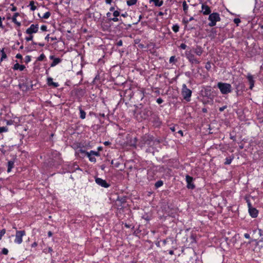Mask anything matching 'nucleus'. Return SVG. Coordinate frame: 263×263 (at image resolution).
<instances>
[{
  "mask_svg": "<svg viewBox=\"0 0 263 263\" xmlns=\"http://www.w3.org/2000/svg\"><path fill=\"white\" fill-rule=\"evenodd\" d=\"M152 115H153V111L149 107L143 108L140 111L135 110L134 114L135 118L138 121L148 120Z\"/></svg>",
  "mask_w": 263,
  "mask_h": 263,
  "instance_id": "f257e3e1",
  "label": "nucleus"
},
{
  "mask_svg": "<svg viewBox=\"0 0 263 263\" xmlns=\"http://www.w3.org/2000/svg\"><path fill=\"white\" fill-rule=\"evenodd\" d=\"M181 95L183 99L187 102L191 101V97L192 96V91L188 88L185 84H183L181 90Z\"/></svg>",
  "mask_w": 263,
  "mask_h": 263,
  "instance_id": "f03ea898",
  "label": "nucleus"
},
{
  "mask_svg": "<svg viewBox=\"0 0 263 263\" xmlns=\"http://www.w3.org/2000/svg\"><path fill=\"white\" fill-rule=\"evenodd\" d=\"M208 20L210 22L208 24L209 26L214 27L216 25V23L221 20L219 13L218 12H213L209 14Z\"/></svg>",
  "mask_w": 263,
  "mask_h": 263,
  "instance_id": "7ed1b4c3",
  "label": "nucleus"
},
{
  "mask_svg": "<svg viewBox=\"0 0 263 263\" xmlns=\"http://www.w3.org/2000/svg\"><path fill=\"white\" fill-rule=\"evenodd\" d=\"M217 87L223 95H227L232 92V86L229 83L218 82Z\"/></svg>",
  "mask_w": 263,
  "mask_h": 263,
  "instance_id": "20e7f679",
  "label": "nucleus"
},
{
  "mask_svg": "<svg viewBox=\"0 0 263 263\" xmlns=\"http://www.w3.org/2000/svg\"><path fill=\"white\" fill-rule=\"evenodd\" d=\"M18 86L20 89L24 92H27L33 89L32 81L28 79H26V81L23 83H20Z\"/></svg>",
  "mask_w": 263,
  "mask_h": 263,
  "instance_id": "39448f33",
  "label": "nucleus"
},
{
  "mask_svg": "<svg viewBox=\"0 0 263 263\" xmlns=\"http://www.w3.org/2000/svg\"><path fill=\"white\" fill-rule=\"evenodd\" d=\"M127 197L125 196H118L115 201V206L118 210H122L124 207L125 204L126 203Z\"/></svg>",
  "mask_w": 263,
  "mask_h": 263,
  "instance_id": "423d86ee",
  "label": "nucleus"
},
{
  "mask_svg": "<svg viewBox=\"0 0 263 263\" xmlns=\"http://www.w3.org/2000/svg\"><path fill=\"white\" fill-rule=\"evenodd\" d=\"M26 235L25 230H16L14 242L15 243L20 245L23 242V237Z\"/></svg>",
  "mask_w": 263,
  "mask_h": 263,
  "instance_id": "0eeeda50",
  "label": "nucleus"
},
{
  "mask_svg": "<svg viewBox=\"0 0 263 263\" xmlns=\"http://www.w3.org/2000/svg\"><path fill=\"white\" fill-rule=\"evenodd\" d=\"M185 55L186 59L192 64H199L200 61L196 58L195 56L192 53L191 50L186 51Z\"/></svg>",
  "mask_w": 263,
  "mask_h": 263,
  "instance_id": "6e6552de",
  "label": "nucleus"
},
{
  "mask_svg": "<svg viewBox=\"0 0 263 263\" xmlns=\"http://www.w3.org/2000/svg\"><path fill=\"white\" fill-rule=\"evenodd\" d=\"M248 206V210L250 215L252 218H256L257 217L258 214V211L255 208H253L251 205V202L248 200L247 201Z\"/></svg>",
  "mask_w": 263,
  "mask_h": 263,
  "instance_id": "1a4fd4ad",
  "label": "nucleus"
},
{
  "mask_svg": "<svg viewBox=\"0 0 263 263\" xmlns=\"http://www.w3.org/2000/svg\"><path fill=\"white\" fill-rule=\"evenodd\" d=\"M153 141V137L149 135H145L141 138V142L142 145H147L148 146H150Z\"/></svg>",
  "mask_w": 263,
  "mask_h": 263,
  "instance_id": "9d476101",
  "label": "nucleus"
},
{
  "mask_svg": "<svg viewBox=\"0 0 263 263\" xmlns=\"http://www.w3.org/2000/svg\"><path fill=\"white\" fill-rule=\"evenodd\" d=\"M185 181L187 183L186 187L188 189L193 190L195 188V185L193 183V177L189 175H186L185 176Z\"/></svg>",
  "mask_w": 263,
  "mask_h": 263,
  "instance_id": "9b49d317",
  "label": "nucleus"
},
{
  "mask_svg": "<svg viewBox=\"0 0 263 263\" xmlns=\"http://www.w3.org/2000/svg\"><path fill=\"white\" fill-rule=\"evenodd\" d=\"M39 31L38 24H31L26 30V33L31 35L37 33Z\"/></svg>",
  "mask_w": 263,
  "mask_h": 263,
  "instance_id": "f8f14e48",
  "label": "nucleus"
},
{
  "mask_svg": "<svg viewBox=\"0 0 263 263\" xmlns=\"http://www.w3.org/2000/svg\"><path fill=\"white\" fill-rule=\"evenodd\" d=\"M95 182L97 184L104 188H108L110 185V184L107 183L105 180L99 177H96L95 178Z\"/></svg>",
  "mask_w": 263,
  "mask_h": 263,
  "instance_id": "ddd939ff",
  "label": "nucleus"
},
{
  "mask_svg": "<svg viewBox=\"0 0 263 263\" xmlns=\"http://www.w3.org/2000/svg\"><path fill=\"white\" fill-rule=\"evenodd\" d=\"M212 12L211 7L206 5L205 3H203L201 5V10L200 12L202 13L203 15H208L210 14Z\"/></svg>",
  "mask_w": 263,
  "mask_h": 263,
  "instance_id": "4468645a",
  "label": "nucleus"
},
{
  "mask_svg": "<svg viewBox=\"0 0 263 263\" xmlns=\"http://www.w3.org/2000/svg\"><path fill=\"white\" fill-rule=\"evenodd\" d=\"M148 120L153 122L156 126L160 125L161 123L158 116L153 111V115L150 116Z\"/></svg>",
  "mask_w": 263,
  "mask_h": 263,
  "instance_id": "2eb2a0df",
  "label": "nucleus"
},
{
  "mask_svg": "<svg viewBox=\"0 0 263 263\" xmlns=\"http://www.w3.org/2000/svg\"><path fill=\"white\" fill-rule=\"evenodd\" d=\"M88 153V152H86L85 149L80 148L76 150L75 152V156L80 158H84L85 156H87V153Z\"/></svg>",
  "mask_w": 263,
  "mask_h": 263,
  "instance_id": "dca6fc26",
  "label": "nucleus"
},
{
  "mask_svg": "<svg viewBox=\"0 0 263 263\" xmlns=\"http://www.w3.org/2000/svg\"><path fill=\"white\" fill-rule=\"evenodd\" d=\"M49 59L52 60V63L50 64V67H53L60 63L62 60L59 58H56L54 55H52L49 57Z\"/></svg>",
  "mask_w": 263,
  "mask_h": 263,
  "instance_id": "f3484780",
  "label": "nucleus"
},
{
  "mask_svg": "<svg viewBox=\"0 0 263 263\" xmlns=\"http://www.w3.org/2000/svg\"><path fill=\"white\" fill-rule=\"evenodd\" d=\"M247 79H248V82L250 85L249 88L252 90L253 88L254 87L255 84V80L254 77L250 73H248L246 76Z\"/></svg>",
  "mask_w": 263,
  "mask_h": 263,
  "instance_id": "a211bd4d",
  "label": "nucleus"
},
{
  "mask_svg": "<svg viewBox=\"0 0 263 263\" xmlns=\"http://www.w3.org/2000/svg\"><path fill=\"white\" fill-rule=\"evenodd\" d=\"M120 15V12L118 10H115L113 12L114 17L109 18L108 20L109 21H113L114 22H117L119 21V19L118 18L119 16Z\"/></svg>",
  "mask_w": 263,
  "mask_h": 263,
  "instance_id": "6ab92c4d",
  "label": "nucleus"
},
{
  "mask_svg": "<svg viewBox=\"0 0 263 263\" xmlns=\"http://www.w3.org/2000/svg\"><path fill=\"white\" fill-rule=\"evenodd\" d=\"M193 50L194 53L198 56H200L203 52L202 48L199 45H197L195 48H193Z\"/></svg>",
  "mask_w": 263,
  "mask_h": 263,
  "instance_id": "aec40b11",
  "label": "nucleus"
},
{
  "mask_svg": "<svg viewBox=\"0 0 263 263\" xmlns=\"http://www.w3.org/2000/svg\"><path fill=\"white\" fill-rule=\"evenodd\" d=\"M12 68L14 70H19L22 71L25 69V66L24 65H20L18 63H16L14 65Z\"/></svg>",
  "mask_w": 263,
  "mask_h": 263,
  "instance_id": "412c9836",
  "label": "nucleus"
},
{
  "mask_svg": "<svg viewBox=\"0 0 263 263\" xmlns=\"http://www.w3.org/2000/svg\"><path fill=\"white\" fill-rule=\"evenodd\" d=\"M47 84L49 86H53L54 88L58 87L59 86L58 83L53 82L52 78H48L47 79Z\"/></svg>",
  "mask_w": 263,
  "mask_h": 263,
  "instance_id": "4be33fe9",
  "label": "nucleus"
},
{
  "mask_svg": "<svg viewBox=\"0 0 263 263\" xmlns=\"http://www.w3.org/2000/svg\"><path fill=\"white\" fill-rule=\"evenodd\" d=\"M149 3H154V5L156 7H160L163 4V0H149Z\"/></svg>",
  "mask_w": 263,
  "mask_h": 263,
  "instance_id": "5701e85b",
  "label": "nucleus"
},
{
  "mask_svg": "<svg viewBox=\"0 0 263 263\" xmlns=\"http://www.w3.org/2000/svg\"><path fill=\"white\" fill-rule=\"evenodd\" d=\"M234 159V156L233 155H231L230 156H229L228 157H227L225 159V162H224V164L225 165L230 164Z\"/></svg>",
  "mask_w": 263,
  "mask_h": 263,
  "instance_id": "b1692460",
  "label": "nucleus"
},
{
  "mask_svg": "<svg viewBox=\"0 0 263 263\" xmlns=\"http://www.w3.org/2000/svg\"><path fill=\"white\" fill-rule=\"evenodd\" d=\"M138 93L141 98V100H142L145 97V89L142 88L138 89Z\"/></svg>",
  "mask_w": 263,
  "mask_h": 263,
  "instance_id": "393cba45",
  "label": "nucleus"
},
{
  "mask_svg": "<svg viewBox=\"0 0 263 263\" xmlns=\"http://www.w3.org/2000/svg\"><path fill=\"white\" fill-rule=\"evenodd\" d=\"M87 157L88 158L89 160L91 162H96V159L94 155H93L92 154H90V151L87 153Z\"/></svg>",
  "mask_w": 263,
  "mask_h": 263,
  "instance_id": "a878e982",
  "label": "nucleus"
},
{
  "mask_svg": "<svg viewBox=\"0 0 263 263\" xmlns=\"http://www.w3.org/2000/svg\"><path fill=\"white\" fill-rule=\"evenodd\" d=\"M79 110L80 111V118L81 119H84L86 118V112L82 109L81 106L79 107Z\"/></svg>",
  "mask_w": 263,
  "mask_h": 263,
  "instance_id": "bb28decb",
  "label": "nucleus"
},
{
  "mask_svg": "<svg viewBox=\"0 0 263 263\" xmlns=\"http://www.w3.org/2000/svg\"><path fill=\"white\" fill-rule=\"evenodd\" d=\"M14 167V162L13 161L10 160L8 162V168L7 172H10L12 168Z\"/></svg>",
  "mask_w": 263,
  "mask_h": 263,
  "instance_id": "cd10ccee",
  "label": "nucleus"
},
{
  "mask_svg": "<svg viewBox=\"0 0 263 263\" xmlns=\"http://www.w3.org/2000/svg\"><path fill=\"white\" fill-rule=\"evenodd\" d=\"M34 2L33 1H31L29 2V6L30 7V10L31 11H34L36 9V7L34 5Z\"/></svg>",
  "mask_w": 263,
  "mask_h": 263,
  "instance_id": "c85d7f7f",
  "label": "nucleus"
},
{
  "mask_svg": "<svg viewBox=\"0 0 263 263\" xmlns=\"http://www.w3.org/2000/svg\"><path fill=\"white\" fill-rule=\"evenodd\" d=\"M163 184V181H162V180H158V181H157L155 184V186L156 187V188H159L160 187H161V186H162Z\"/></svg>",
  "mask_w": 263,
  "mask_h": 263,
  "instance_id": "c756f323",
  "label": "nucleus"
},
{
  "mask_svg": "<svg viewBox=\"0 0 263 263\" xmlns=\"http://www.w3.org/2000/svg\"><path fill=\"white\" fill-rule=\"evenodd\" d=\"M137 0H128L127 1V5L129 6H131L136 4Z\"/></svg>",
  "mask_w": 263,
  "mask_h": 263,
  "instance_id": "7c9ffc66",
  "label": "nucleus"
},
{
  "mask_svg": "<svg viewBox=\"0 0 263 263\" xmlns=\"http://www.w3.org/2000/svg\"><path fill=\"white\" fill-rule=\"evenodd\" d=\"M172 29L174 32L177 33L179 30V26L178 24H175L173 26Z\"/></svg>",
  "mask_w": 263,
  "mask_h": 263,
  "instance_id": "2f4dec72",
  "label": "nucleus"
},
{
  "mask_svg": "<svg viewBox=\"0 0 263 263\" xmlns=\"http://www.w3.org/2000/svg\"><path fill=\"white\" fill-rule=\"evenodd\" d=\"M51 15V13L49 11L46 12L42 16H40V17L44 19H48Z\"/></svg>",
  "mask_w": 263,
  "mask_h": 263,
  "instance_id": "473e14b6",
  "label": "nucleus"
},
{
  "mask_svg": "<svg viewBox=\"0 0 263 263\" xmlns=\"http://www.w3.org/2000/svg\"><path fill=\"white\" fill-rule=\"evenodd\" d=\"M182 6H183V10L185 12H186V11L188 10L189 6L187 5L185 1H184L182 3Z\"/></svg>",
  "mask_w": 263,
  "mask_h": 263,
  "instance_id": "72a5a7b5",
  "label": "nucleus"
},
{
  "mask_svg": "<svg viewBox=\"0 0 263 263\" xmlns=\"http://www.w3.org/2000/svg\"><path fill=\"white\" fill-rule=\"evenodd\" d=\"M53 252L52 248L51 247H48V248L44 249L43 252L45 253H51Z\"/></svg>",
  "mask_w": 263,
  "mask_h": 263,
  "instance_id": "f704fd0d",
  "label": "nucleus"
},
{
  "mask_svg": "<svg viewBox=\"0 0 263 263\" xmlns=\"http://www.w3.org/2000/svg\"><path fill=\"white\" fill-rule=\"evenodd\" d=\"M46 59V56L44 53H42L37 58V60L39 61H43Z\"/></svg>",
  "mask_w": 263,
  "mask_h": 263,
  "instance_id": "c9c22d12",
  "label": "nucleus"
},
{
  "mask_svg": "<svg viewBox=\"0 0 263 263\" xmlns=\"http://www.w3.org/2000/svg\"><path fill=\"white\" fill-rule=\"evenodd\" d=\"M137 142V138H134L133 140H131V141H130V145L136 147Z\"/></svg>",
  "mask_w": 263,
  "mask_h": 263,
  "instance_id": "e433bc0d",
  "label": "nucleus"
},
{
  "mask_svg": "<svg viewBox=\"0 0 263 263\" xmlns=\"http://www.w3.org/2000/svg\"><path fill=\"white\" fill-rule=\"evenodd\" d=\"M1 57L2 59H6L7 58V55L4 51V48H3L1 51Z\"/></svg>",
  "mask_w": 263,
  "mask_h": 263,
  "instance_id": "4c0bfd02",
  "label": "nucleus"
},
{
  "mask_svg": "<svg viewBox=\"0 0 263 263\" xmlns=\"http://www.w3.org/2000/svg\"><path fill=\"white\" fill-rule=\"evenodd\" d=\"M9 251L7 248H4L1 252L0 253V254H4V255H7L8 254Z\"/></svg>",
  "mask_w": 263,
  "mask_h": 263,
  "instance_id": "58836bf2",
  "label": "nucleus"
},
{
  "mask_svg": "<svg viewBox=\"0 0 263 263\" xmlns=\"http://www.w3.org/2000/svg\"><path fill=\"white\" fill-rule=\"evenodd\" d=\"M8 130V128L7 127L5 126H2L0 127V134L4 133V132H7Z\"/></svg>",
  "mask_w": 263,
  "mask_h": 263,
  "instance_id": "ea45409f",
  "label": "nucleus"
},
{
  "mask_svg": "<svg viewBox=\"0 0 263 263\" xmlns=\"http://www.w3.org/2000/svg\"><path fill=\"white\" fill-rule=\"evenodd\" d=\"M205 68H206V70H210L211 68V62H207L205 64Z\"/></svg>",
  "mask_w": 263,
  "mask_h": 263,
  "instance_id": "a19ab883",
  "label": "nucleus"
},
{
  "mask_svg": "<svg viewBox=\"0 0 263 263\" xmlns=\"http://www.w3.org/2000/svg\"><path fill=\"white\" fill-rule=\"evenodd\" d=\"M33 38V35L31 34V35H29L28 36H26L25 37V40H26L27 42L32 41Z\"/></svg>",
  "mask_w": 263,
  "mask_h": 263,
  "instance_id": "79ce46f5",
  "label": "nucleus"
},
{
  "mask_svg": "<svg viewBox=\"0 0 263 263\" xmlns=\"http://www.w3.org/2000/svg\"><path fill=\"white\" fill-rule=\"evenodd\" d=\"M31 58L30 55H26L25 58V62L26 63H28L31 61Z\"/></svg>",
  "mask_w": 263,
  "mask_h": 263,
  "instance_id": "37998d69",
  "label": "nucleus"
},
{
  "mask_svg": "<svg viewBox=\"0 0 263 263\" xmlns=\"http://www.w3.org/2000/svg\"><path fill=\"white\" fill-rule=\"evenodd\" d=\"M6 230L5 229H2L0 231V240L2 239L3 236L5 235L6 233Z\"/></svg>",
  "mask_w": 263,
  "mask_h": 263,
  "instance_id": "c03bdc74",
  "label": "nucleus"
},
{
  "mask_svg": "<svg viewBox=\"0 0 263 263\" xmlns=\"http://www.w3.org/2000/svg\"><path fill=\"white\" fill-rule=\"evenodd\" d=\"M0 152L3 154L5 155L6 153V151L4 149V145H2L0 147Z\"/></svg>",
  "mask_w": 263,
  "mask_h": 263,
  "instance_id": "a18cd8bd",
  "label": "nucleus"
},
{
  "mask_svg": "<svg viewBox=\"0 0 263 263\" xmlns=\"http://www.w3.org/2000/svg\"><path fill=\"white\" fill-rule=\"evenodd\" d=\"M90 154H92L95 157L100 156V154L98 152H96L92 150L90 151Z\"/></svg>",
  "mask_w": 263,
  "mask_h": 263,
  "instance_id": "49530a36",
  "label": "nucleus"
},
{
  "mask_svg": "<svg viewBox=\"0 0 263 263\" xmlns=\"http://www.w3.org/2000/svg\"><path fill=\"white\" fill-rule=\"evenodd\" d=\"M11 6H12L10 9L11 11H15L17 10V7L15 6L13 4H11Z\"/></svg>",
  "mask_w": 263,
  "mask_h": 263,
  "instance_id": "de8ad7c7",
  "label": "nucleus"
},
{
  "mask_svg": "<svg viewBox=\"0 0 263 263\" xmlns=\"http://www.w3.org/2000/svg\"><path fill=\"white\" fill-rule=\"evenodd\" d=\"M187 47V46L184 43H182L180 45V48L182 49H185Z\"/></svg>",
  "mask_w": 263,
  "mask_h": 263,
  "instance_id": "09e8293b",
  "label": "nucleus"
},
{
  "mask_svg": "<svg viewBox=\"0 0 263 263\" xmlns=\"http://www.w3.org/2000/svg\"><path fill=\"white\" fill-rule=\"evenodd\" d=\"M156 102L159 104H161V103H162L163 102V99L162 98H158L157 99Z\"/></svg>",
  "mask_w": 263,
  "mask_h": 263,
  "instance_id": "8fccbe9b",
  "label": "nucleus"
},
{
  "mask_svg": "<svg viewBox=\"0 0 263 263\" xmlns=\"http://www.w3.org/2000/svg\"><path fill=\"white\" fill-rule=\"evenodd\" d=\"M175 61V56H172L170 57L169 60V62L170 63H173Z\"/></svg>",
  "mask_w": 263,
  "mask_h": 263,
  "instance_id": "3c124183",
  "label": "nucleus"
},
{
  "mask_svg": "<svg viewBox=\"0 0 263 263\" xmlns=\"http://www.w3.org/2000/svg\"><path fill=\"white\" fill-rule=\"evenodd\" d=\"M227 108V105H224L222 107H220L219 108V110L220 112H222L223 111L224 109H226V108Z\"/></svg>",
  "mask_w": 263,
  "mask_h": 263,
  "instance_id": "603ef678",
  "label": "nucleus"
},
{
  "mask_svg": "<svg viewBox=\"0 0 263 263\" xmlns=\"http://www.w3.org/2000/svg\"><path fill=\"white\" fill-rule=\"evenodd\" d=\"M47 26L46 25H42L41 26V29L43 31H45L47 30Z\"/></svg>",
  "mask_w": 263,
  "mask_h": 263,
  "instance_id": "864d4df0",
  "label": "nucleus"
},
{
  "mask_svg": "<svg viewBox=\"0 0 263 263\" xmlns=\"http://www.w3.org/2000/svg\"><path fill=\"white\" fill-rule=\"evenodd\" d=\"M234 22L237 25L240 22V20L238 18H236L234 20Z\"/></svg>",
  "mask_w": 263,
  "mask_h": 263,
  "instance_id": "5fc2aeb1",
  "label": "nucleus"
},
{
  "mask_svg": "<svg viewBox=\"0 0 263 263\" xmlns=\"http://www.w3.org/2000/svg\"><path fill=\"white\" fill-rule=\"evenodd\" d=\"M182 22L183 23V24L185 26V27H187V24L190 22L189 21H188V20H185V19H183V21H182Z\"/></svg>",
  "mask_w": 263,
  "mask_h": 263,
  "instance_id": "6e6d98bb",
  "label": "nucleus"
},
{
  "mask_svg": "<svg viewBox=\"0 0 263 263\" xmlns=\"http://www.w3.org/2000/svg\"><path fill=\"white\" fill-rule=\"evenodd\" d=\"M122 45H123V42H122V40H119L117 43V45L118 46H122Z\"/></svg>",
  "mask_w": 263,
  "mask_h": 263,
  "instance_id": "4d7b16f0",
  "label": "nucleus"
},
{
  "mask_svg": "<svg viewBox=\"0 0 263 263\" xmlns=\"http://www.w3.org/2000/svg\"><path fill=\"white\" fill-rule=\"evenodd\" d=\"M15 58H17V59H22L23 57H22V55L20 53H17V54L16 55Z\"/></svg>",
  "mask_w": 263,
  "mask_h": 263,
  "instance_id": "13d9d810",
  "label": "nucleus"
},
{
  "mask_svg": "<svg viewBox=\"0 0 263 263\" xmlns=\"http://www.w3.org/2000/svg\"><path fill=\"white\" fill-rule=\"evenodd\" d=\"M170 237H169V239H170ZM168 239V238H167L166 239H164V240H162V243H163V245L164 246H165V245H166V243H167V241H167Z\"/></svg>",
  "mask_w": 263,
  "mask_h": 263,
  "instance_id": "bf43d9fd",
  "label": "nucleus"
},
{
  "mask_svg": "<svg viewBox=\"0 0 263 263\" xmlns=\"http://www.w3.org/2000/svg\"><path fill=\"white\" fill-rule=\"evenodd\" d=\"M244 237L247 238V239H250V234H248V233H245L244 234Z\"/></svg>",
  "mask_w": 263,
  "mask_h": 263,
  "instance_id": "052dcab7",
  "label": "nucleus"
},
{
  "mask_svg": "<svg viewBox=\"0 0 263 263\" xmlns=\"http://www.w3.org/2000/svg\"><path fill=\"white\" fill-rule=\"evenodd\" d=\"M13 124V121L12 120H8L7 121V125H12Z\"/></svg>",
  "mask_w": 263,
  "mask_h": 263,
  "instance_id": "680f3d73",
  "label": "nucleus"
},
{
  "mask_svg": "<svg viewBox=\"0 0 263 263\" xmlns=\"http://www.w3.org/2000/svg\"><path fill=\"white\" fill-rule=\"evenodd\" d=\"M37 243L36 242H34L33 243L31 244V247L32 248H35L37 246Z\"/></svg>",
  "mask_w": 263,
  "mask_h": 263,
  "instance_id": "e2e57ef3",
  "label": "nucleus"
},
{
  "mask_svg": "<svg viewBox=\"0 0 263 263\" xmlns=\"http://www.w3.org/2000/svg\"><path fill=\"white\" fill-rule=\"evenodd\" d=\"M210 90H205V95L208 96V95H210Z\"/></svg>",
  "mask_w": 263,
  "mask_h": 263,
  "instance_id": "0e129e2a",
  "label": "nucleus"
},
{
  "mask_svg": "<svg viewBox=\"0 0 263 263\" xmlns=\"http://www.w3.org/2000/svg\"><path fill=\"white\" fill-rule=\"evenodd\" d=\"M170 129L173 132H174L176 131V127L175 126H172L170 127Z\"/></svg>",
  "mask_w": 263,
  "mask_h": 263,
  "instance_id": "69168bd1",
  "label": "nucleus"
},
{
  "mask_svg": "<svg viewBox=\"0 0 263 263\" xmlns=\"http://www.w3.org/2000/svg\"><path fill=\"white\" fill-rule=\"evenodd\" d=\"M52 235H53V233H52V232L51 231H48V236L49 237H51L52 236Z\"/></svg>",
  "mask_w": 263,
  "mask_h": 263,
  "instance_id": "338daca9",
  "label": "nucleus"
},
{
  "mask_svg": "<svg viewBox=\"0 0 263 263\" xmlns=\"http://www.w3.org/2000/svg\"><path fill=\"white\" fill-rule=\"evenodd\" d=\"M19 15H20V14L18 12H16L13 14L12 17H17V16H19Z\"/></svg>",
  "mask_w": 263,
  "mask_h": 263,
  "instance_id": "774afa93",
  "label": "nucleus"
}]
</instances>
